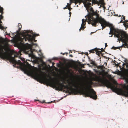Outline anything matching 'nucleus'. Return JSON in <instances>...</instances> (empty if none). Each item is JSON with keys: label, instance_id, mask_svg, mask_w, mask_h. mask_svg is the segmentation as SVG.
Returning <instances> with one entry per match:
<instances>
[{"label": "nucleus", "instance_id": "5", "mask_svg": "<svg viewBox=\"0 0 128 128\" xmlns=\"http://www.w3.org/2000/svg\"><path fill=\"white\" fill-rule=\"evenodd\" d=\"M70 4H69L68 3L66 7L68 10L70 11V5L72 3H74L76 5L77 3H79L80 5L82 2L83 3L84 6L86 8H88L91 5L92 3V4H99L102 3L104 2V0H100L98 1L97 0H70Z\"/></svg>", "mask_w": 128, "mask_h": 128}, {"label": "nucleus", "instance_id": "1", "mask_svg": "<svg viewBox=\"0 0 128 128\" xmlns=\"http://www.w3.org/2000/svg\"><path fill=\"white\" fill-rule=\"evenodd\" d=\"M91 11L92 13V16L94 15L96 16L95 18L92 20H90V18H91V16L88 18L89 20H90L89 22L92 23L93 26L96 27V24L99 23L102 27V30L106 26L110 28V31H112V32H114V35L117 38H119L120 37V39L122 40L124 38H127L128 37V35L125 32L116 29L112 24L107 22L104 18L100 16L99 14L96 12H94L92 10Z\"/></svg>", "mask_w": 128, "mask_h": 128}, {"label": "nucleus", "instance_id": "25", "mask_svg": "<svg viewBox=\"0 0 128 128\" xmlns=\"http://www.w3.org/2000/svg\"><path fill=\"white\" fill-rule=\"evenodd\" d=\"M16 57H18L19 56L18 53L16 52Z\"/></svg>", "mask_w": 128, "mask_h": 128}, {"label": "nucleus", "instance_id": "15", "mask_svg": "<svg viewBox=\"0 0 128 128\" xmlns=\"http://www.w3.org/2000/svg\"><path fill=\"white\" fill-rule=\"evenodd\" d=\"M97 49V48H95L94 49H92V50H90L89 52L90 53H94V52H96V50Z\"/></svg>", "mask_w": 128, "mask_h": 128}, {"label": "nucleus", "instance_id": "9", "mask_svg": "<svg viewBox=\"0 0 128 128\" xmlns=\"http://www.w3.org/2000/svg\"><path fill=\"white\" fill-rule=\"evenodd\" d=\"M16 64H18L19 66H16V68H19L20 70L23 71L25 73L30 74L31 73V69L26 66H23L20 60H19L16 61Z\"/></svg>", "mask_w": 128, "mask_h": 128}, {"label": "nucleus", "instance_id": "12", "mask_svg": "<svg viewBox=\"0 0 128 128\" xmlns=\"http://www.w3.org/2000/svg\"><path fill=\"white\" fill-rule=\"evenodd\" d=\"M126 67L127 68H128L126 69L125 68L124 69V72L128 76V63L126 64Z\"/></svg>", "mask_w": 128, "mask_h": 128}, {"label": "nucleus", "instance_id": "44", "mask_svg": "<svg viewBox=\"0 0 128 128\" xmlns=\"http://www.w3.org/2000/svg\"><path fill=\"white\" fill-rule=\"evenodd\" d=\"M36 101H39V100H36Z\"/></svg>", "mask_w": 128, "mask_h": 128}, {"label": "nucleus", "instance_id": "27", "mask_svg": "<svg viewBox=\"0 0 128 128\" xmlns=\"http://www.w3.org/2000/svg\"><path fill=\"white\" fill-rule=\"evenodd\" d=\"M68 8L66 6L63 8L64 9H66Z\"/></svg>", "mask_w": 128, "mask_h": 128}, {"label": "nucleus", "instance_id": "11", "mask_svg": "<svg viewBox=\"0 0 128 128\" xmlns=\"http://www.w3.org/2000/svg\"><path fill=\"white\" fill-rule=\"evenodd\" d=\"M12 38L14 39V46L15 47H16V35L13 34L12 35Z\"/></svg>", "mask_w": 128, "mask_h": 128}, {"label": "nucleus", "instance_id": "19", "mask_svg": "<svg viewBox=\"0 0 128 128\" xmlns=\"http://www.w3.org/2000/svg\"><path fill=\"white\" fill-rule=\"evenodd\" d=\"M89 61L90 62L91 64L94 65L95 64V62L94 61L92 60H91L90 58H89Z\"/></svg>", "mask_w": 128, "mask_h": 128}, {"label": "nucleus", "instance_id": "16", "mask_svg": "<svg viewBox=\"0 0 128 128\" xmlns=\"http://www.w3.org/2000/svg\"><path fill=\"white\" fill-rule=\"evenodd\" d=\"M120 23H124V25L125 27H126V28H128V25H126V24H125V21H123V20H121L120 22Z\"/></svg>", "mask_w": 128, "mask_h": 128}, {"label": "nucleus", "instance_id": "20", "mask_svg": "<svg viewBox=\"0 0 128 128\" xmlns=\"http://www.w3.org/2000/svg\"><path fill=\"white\" fill-rule=\"evenodd\" d=\"M80 28H81L82 29V30H83L84 29L86 28L85 25L81 24Z\"/></svg>", "mask_w": 128, "mask_h": 128}, {"label": "nucleus", "instance_id": "21", "mask_svg": "<svg viewBox=\"0 0 128 128\" xmlns=\"http://www.w3.org/2000/svg\"><path fill=\"white\" fill-rule=\"evenodd\" d=\"M122 16L123 17L122 18V19L123 20H124V21H125V22L126 21V20H125V16Z\"/></svg>", "mask_w": 128, "mask_h": 128}, {"label": "nucleus", "instance_id": "13", "mask_svg": "<svg viewBox=\"0 0 128 128\" xmlns=\"http://www.w3.org/2000/svg\"><path fill=\"white\" fill-rule=\"evenodd\" d=\"M95 52H96V54L98 55L99 56H100V54H101V56H102L103 55L102 54H101V51L98 50L97 48V49L96 50Z\"/></svg>", "mask_w": 128, "mask_h": 128}, {"label": "nucleus", "instance_id": "6", "mask_svg": "<svg viewBox=\"0 0 128 128\" xmlns=\"http://www.w3.org/2000/svg\"><path fill=\"white\" fill-rule=\"evenodd\" d=\"M93 84L92 81L88 82L86 86L85 90H83L81 91L82 94L85 96V97H90L93 99L96 100L97 98V96L95 91L93 89L91 90H90V88L91 87V85Z\"/></svg>", "mask_w": 128, "mask_h": 128}, {"label": "nucleus", "instance_id": "41", "mask_svg": "<svg viewBox=\"0 0 128 128\" xmlns=\"http://www.w3.org/2000/svg\"><path fill=\"white\" fill-rule=\"evenodd\" d=\"M64 54H65V53H64L63 54V55H64Z\"/></svg>", "mask_w": 128, "mask_h": 128}, {"label": "nucleus", "instance_id": "8", "mask_svg": "<svg viewBox=\"0 0 128 128\" xmlns=\"http://www.w3.org/2000/svg\"><path fill=\"white\" fill-rule=\"evenodd\" d=\"M93 4H92V3L91 4V5L90 6V7H89L88 8H86V9H88V10H89L90 11V12H88V14L87 15H86V16H85V17L86 18V20H84V19H82V24L83 25H85L86 24V20H87V22H88V24H92V23H91L90 22V23L89 22L90 21V20H89V19H88V18H90V17L91 16V18H90V20H92V19L96 18V16H94H94L93 15L92 16V12H91V11L92 10V9H91L92 8V10H93L94 12H96V13H97V12L96 11H95V12L94 11V10H93L92 8L91 7V6H92Z\"/></svg>", "mask_w": 128, "mask_h": 128}, {"label": "nucleus", "instance_id": "2", "mask_svg": "<svg viewBox=\"0 0 128 128\" xmlns=\"http://www.w3.org/2000/svg\"><path fill=\"white\" fill-rule=\"evenodd\" d=\"M22 26L21 24L19 23L18 26V30H16V48L20 50H22L24 48V46L26 45V44H24V40L26 41L27 40L29 42H32V46L35 45L36 46L37 44L32 42L33 40L36 42V40H35L34 37L28 34L29 32L28 31H26L22 33L20 32Z\"/></svg>", "mask_w": 128, "mask_h": 128}, {"label": "nucleus", "instance_id": "24", "mask_svg": "<svg viewBox=\"0 0 128 128\" xmlns=\"http://www.w3.org/2000/svg\"><path fill=\"white\" fill-rule=\"evenodd\" d=\"M109 34H114V32H112V31H110V32L109 33Z\"/></svg>", "mask_w": 128, "mask_h": 128}, {"label": "nucleus", "instance_id": "36", "mask_svg": "<svg viewBox=\"0 0 128 128\" xmlns=\"http://www.w3.org/2000/svg\"><path fill=\"white\" fill-rule=\"evenodd\" d=\"M104 58H106V59H107V57H106V56H104Z\"/></svg>", "mask_w": 128, "mask_h": 128}, {"label": "nucleus", "instance_id": "33", "mask_svg": "<svg viewBox=\"0 0 128 128\" xmlns=\"http://www.w3.org/2000/svg\"><path fill=\"white\" fill-rule=\"evenodd\" d=\"M125 65V64H124V63H123V65H122L123 66H124Z\"/></svg>", "mask_w": 128, "mask_h": 128}, {"label": "nucleus", "instance_id": "7", "mask_svg": "<svg viewBox=\"0 0 128 128\" xmlns=\"http://www.w3.org/2000/svg\"><path fill=\"white\" fill-rule=\"evenodd\" d=\"M3 47L1 45H0V56L1 58H5L7 60H9L10 62L14 64L13 66L14 67H16V60L15 58L16 57V55L15 54L14 57H12L10 55H5L6 52H4L3 50Z\"/></svg>", "mask_w": 128, "mask_h": 128}, {"label": "nucleus", "instance_id": "42", "mask_svg": "<svg viewBox=\"0 0 128 128\" xmlns=\"http://www.w3.org/2000/svg\"><path fill=\"white\" fill-rule=\"evenodd\" d=\"M52 102V101H51V102H49V103H50Z\"/></svg>", "mask_w": 128, "mask_h": 128}, {"label": "nucleus", "instance_id": "34", "mask_svg": "<svg viewBox=\"0 0 128 128\" xmlns=\"http://www.w3.org/2000/svg\"><path fill=\"white\" fill-rule=\"evenodd\" d=\"M72 51L71 50V51H70V53H72Z\"/></svg>", "mask_w": 128, "mask_h": 128}, {"label": "nucleus", "instance_id": "43", "mask_svg": "<svg viewBox=\"0 0 128 128\" xmlns=\"http://www.w3.org/2000/svg\"><path fill=\"white\" fill-rule=\"evenodd\" d=\"M119 17H120L121 16H120V15H119Z\"/></svg>", "mask_w": 128, "mask_h": 128}, {"label": "nucleus", "instance_id": "39", "mask_svg": "<svg viewBox=\"0 0 128 128\" xmlns=\"http://www.w3.org/2000/svg\"><path fill=\"white\" fill-rule=\"evenodd\" d=\"M26 44H28V45H29V44H28V43H26Z\"/></svg>", "mask_w": 128, "mask_h": 128}, {"label": "nucleus", "instance_id": "17", "mask_svg": "<svg viewBox=\"0 0 128 128\" xmlns=\"http://www.w3.org/2000/svg\"><path fill=\"white\" fill-rule=\"evenodd\" d=\"M97 68L98 69H100L101 70H102L104 69V68H105V67L103 66H97Z\"/></svg>", "mask_w": 128, "mask_h": 128}, {"label": "nucleus", "instance_id": "29", "mask_svg": "<svg viewBox=\"0 0 128 128\" xmlns=\"http://www.w3.org/2000/svg\"><path fill=\"white\" fill-rule=\"evenodd\" d=\"M82 29V28H80L79 29V31H80H80H81V30Z\"/></svg>", "mask_w": 128, "mask_h": 128}, {"label": "nucleus", "instance_id": "4", "mask_svg": "<svg viewBox=\"0 0 128 128\" xmlns=\"http://www.w3.org/2000/svg\"><path fill=\"white\" fill-rule=\"evenodd\" d=\"M102 83L106 87L110 88L118 94L128 97V87L125 86L122 88H117L107 80L103 81Z\"/></svg>", "mask_w": 128, "mask_h": 128}, {"label": "nucleus", "instance_id": "46", "mask_svg": "<svg viewBox=\"0 0 128 128\" xmlns=\"http://www.w3.org/2000/svg\"><path fill=\"white\" fill-rule=\"evenodd\" d=\"M121 19H122V18H121Z\"/></svg>", "mask_w": 128, "mask_h": 128}, {"label": "nucleus", "instance_id": "32", "mask_svg": "<svg viewBox=\"0 0 128 128\" xmlns=\"http://www.w3.org/2000/svg\"><path fill=\"white\" fill-rule=\"evenodd\" d=\"M69 14L70 15L71 14V12H70L69 13Z\"/></svg>", "mask_w": 128, "mask_h": 128}, {"label": "nucleus", "instance_id": "10", "mask_svg": "<svg viewBox=\"0 0 128 128\" xmlns=\"http://www.w3.org/2000/svg\"><path fill=\"white\" fill-rule=\"evenodd\" d=\"M4 8L2 7H1L0 6V29L3 30L4 29V27L2 25V22L1 21V20L3 19L4 17L2 16V15L4 14V12H3Z\"/></svg>", "mask_w": 128, "mask_h": 128}, {"label": "nucleus", "instance_id": "28", "mask_svg": "<svg viewBox=\"0 0 128 128\" xmlns=\"http://www.w3.org/2000/svg\"><path fill=\"white\" fill-rule=\"evenodd\" d=\"M70 57H73V56H72V54H70Z\"/></svg>", "mask_w": 128, "mask_h": 128}, {"label": "nucleus", "instance_id": "14", "mask_svg": "<svg viewBox=\"0 0 128 128\" xmlns=\"http://www.w3.org/2000/svg\"><path fill=\"white\" fill-rule=\"evenodd\" d=\"M128 44L127 43V42L126 41H125L124 42V44H123V45L122 46H120V48H121L122 47H124V48H126L128 46Z\"/></svg>", "mask_w": 128, "mask_h": 128}, {"label": "nucleus", "instance_id": "37", "mask_svg": "<svg viewBox=\"0 0 128 128\" xmlns=\"http://www.w3.org/2000/svg\"><path fill=\"white\" fill-rule=\"evenodd\" d=\"M54 63L53 62V63H52V65H54Z\"/></svg>", "mask_w": 128, "mask_h": 128}, {"label": "nucleus", "instance_id": "3", "mask_svg": "<svg viewBox=\"0 0 128 128\" xmlns=\"http://www.w3.org/2000/svg\"><path fill=\"white\" fill-rule=\"evenodd\" d=\"M44 80L46 83L51 86V87L55 88L56 90H58L60 89H62L64 87L67 89V92L68 93H72L76 95L79 92V90L78 89V86L76 85L74 83L72 84V86L76 88H73L72 86L70 87L68 86H65L62 84L60 83L59 81L57 79H56V81L55 82L53 80V79L49 80L44 77Z\"/></svg>", "mask_w": 128, "mask_h": 128}, {"label": "nucleus", "instance_id": "23", "mask_svg": "<svg viewBox=\"0 0 128 128\" xmlns=\"http://www.w3.org/2000/svg\"><path fill=\"white\" fill-rule=\"evenodd\" d=\"M39 35L38 34H34V36H38Z\"/></svg>", "mask_w": 128, "mask_h": 128}, {"label": "nucleus", "instance_id": "45", "mask_svg": "<svg viewBox=\"0 0 128 128\" xmlns=\"http://www.w3.org/2000/svg\"><path fill=\"white\" fill-rule=\"evenodd\" d=\"M39 78H41L40 77H39Z\"/></svg>", "mask_w": 128, "mask_h": 128}, {"label": "nucleus", "instance_id": "26", "mask_svg": "<svg viewBox=\"0 0 128 128\" xmlns=\"http://www.w3.org/2000/svg\"><path fill=\"white\" fill-rule=\"evenodd\" d=\"M108 46V45H107V44L106 43L105 44V47L106 48V47H107Z\"/></svg>", "mask_w": 128, "mask_h": 128}, {"label": "nucleus", "instance_id": "35", "mask_svg": "<svg viewBox=\"0 0 128 128\" xmlns=\"http://www.w3.org/2000/svg\"><path fill=\"white\" fill-rule=\"evenodd\" d=\"M122 4H124V2L122 1Z\"/></svg>", "mask_w": 128, "mask_h": 128}, {"label": "nucleus", "instance_id": "40", "mask_svg": "<svg viewBox=\"0 0 128 128\" xmlns=\"http://www.w3.org/2000/svg\"><path fill=\"white\" fill-rule=\"evenodd\" d=\"M76 6L78 7V5H77Z\"/></svg>", "mask_w": 128, "mask_h": 128}, {"label": "nucleus", "instance_id": "22", "mask_svg": "<svg viewBox=\"0 0 128 128\" xmlns=\"http://www.w3.org/2000/svg\"><path fill=\"white\" fill-rule=\"evenodd\" d=\"M114 84L115 85H117L118 84V83H117V82L116 81H114Z\"/></svg>", "mask_w": 128, "mask_h": 128}, {"label": "nucleus", "instance_id": "18", "mask_svg": "<svg viewBox=\"0 0 128 128\" xmlns=\"http://www.w3.org/2000/svg\"><path fill=\"white\" fill-rule=\"evenodd\" d=\"M120 47H115L113 46L112 48H111L112 49H114V50H116V49H119L120 50H121V48L120 49Z\"/></svg>", "mask_w": 128, "mask_h": 128}, {"label": "nucleus", "instance_id": "31", "mask_svg": "<svg viewBox=\"0 0 128 128\" xmlns=\"http://www.w3.org/2000/svg\"><path fill=\"white\" fill-rule=\"evenodd\" d=\"M126 22L127 24H128V21L126 20Z\"/></svg>", "mask_w": 128, "mask_h": 128}, {"label": "nucleus", "instance_id": "30", "mask_svg": "<svg viewBox=\"0 0 128 128\" xmlns=\"http://www.w3.org/2000/svg\"><path fill=\"white\" fill-rule=\"evenodd\" d=\"M48 61H49L50 62H51V61L50 60H48Z\"/></svg>", "mask_w": 128, "mask_h": 128}, {"label": "nucleus", "instance_id": "38", "mask_svg": "<svg viewBox=\"0 0 128 128\" xmlns=\"http://www.w3.org/2000/svg\"><path fill=\"white\" fill-rule=\"evenodd\" d=\"M112 35H111V36H110V37H112Z\"/></svg>", "mask_w": 128, "mask_h": 128}]
</instances>
